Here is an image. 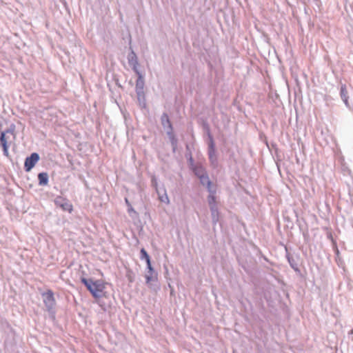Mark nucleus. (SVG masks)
<instances>
[{
	"label": "nucleus",
	"mask_w": 353,
	"mask_h": 353,
	"mask_svg": "<svg viewBox=\"0 0 353 353\" xmlns=\"http://www.w3.org/2000/svg\"><path fill=\"white\" fill-rule=\"evenodd\" d=\"M340 94L343 102L346 105H348V92L345 85H343L341 87Z\"/></svg>",
	"instance_id": "0eeeda50"
},
{
	"label": "nucleus",
	"mask_w": 353,
	"mask_h": 353,
	"mask_svg": "<svg viewBox=\"0 0 353 353\" xmlns=\"http://www.w3.org/2000/svg\"><path fill=\"white\" fill-rule=\"evenodd\" d=\"M145 277L146 283H148V284L150 283V282H152V281L157 280V274L155 273L154 270H148V273L145 274Z\"/></svg>",
	"instance_id": "6e6552de"
},
{
	"label": "nucleus",
	"mask_w": 353,
	"mask_h": 353,
	"mask_svg": "<svg viewBox=\"0 0 353 353\" xmlns=\"http://www.w3.org/2000/svg\"><path fill=\"white\" fill-rule=\"evenodd\" d=\"M10 136H6L3 132H0V146L6 145L10 141Z\"/></svg>",
	"instance_id": "9d476101"
},
{
	"label": "nucleus",
	"mask_w": 353,
	"mask_h": 353,
	"mask_svg": "<svg viewBox=\"0 0 353 353\" xmlns=\"http://www.w3.org/2000/svg\"><path fill=\"white\" fill-rule=\"evenodd\" d=\"M135 71H136L137 74L138 75V79L137 81V85H137V87L140 86L141 88H142L143 85V77H142L141 73L137 70H135Z\"/></svg>",
	"instance_id": "ddd939ff"
},
{
	"label": "nucleus",
	"mask_w": 353,
	"mask_h": 353,
	"mask_svg": "<svg viewBox=\"0 0 353 353\" xmlns=\"http://www.w3.org/2000/svg\"><path fill=\"white\" fill-rule=\"evenodd\" d=\"M145 262L147 263V268H148V270H154L152 266L151 262H150V258H149L148 259H146Z\"/></svg>",
	"instance_id": "f3484780"
},
{
	"label": "nucleus",
	"mask_w": 353,
	"mask_h": 353,
	"mask_svg": "<svg viewBox=\"0 0 353 353\" xmlns=\"http://www.w3.org/2000/svg\"><path fill=\"white\" fill-rule=\"evenodd\" d=\"M157 193L159 195V199L161 202L166 203V204L169 203V202H170L169 198L165 191L161 193V191L157 190Z\"/></svg>",
	"instance_id": "9b49d317"
},
{
	"label": "nucleus",
	"mask_w": 353,
	"mask_h": 353,
	"mask_svg": "<svg viewBox=\"0 0 353 353\" xmlns=\"http://www.w3.org/2000/svg\"><path fill=\"white\" fill-rule=\"evenodd\" d=\"M14 130H15V126H14V125L12 124L5 131H2V132L3 133H5L6 136H10V137H12V138H14Z\"/></svg>",
	"instance_id": "f8f14e48"
},
{
	"label": "nucleus",
	"mask_w": 353,
	"mask_h": 353,
	"mask_svg": "<svg viewBox=\"0 0 353 353\" xmlns=\"http://www.w3.org/2000/svg\"><path fill=\"white\" fill-rule=\"evenodd\" d=\"M161 120L162 125L164 127H165L167 125L169 128V129L170 130V132H171L172 130V124H171L170 121L169 119L168 115L167 114H163L161 116Z\"/></svg>",
	"instance_id": "1a4fd4ad"
},
{
	"label": "nucleus",
	"mask_w": 353,
	"mask_h": 353,
	"mask_svg": "<svg viewBox=\"0 0 353 353\" xmlns=\"http://www.w3.org/2000/svg\"><path fill=\"white\" fill-rule=\"evenodd\" d=\"M125 203H126V204H127V205H128V206L131 205H130V202L128 201V199H125Z\"/></svg>",
	"instance_id": "aec40b11"
},
{
	"label": "nucleus",
	"mask_w": 353,
	"mask_h": 353,
	"mask_svg": "<svg viewBox=\"0 0 353 353\" xmlns=\"http://www.w3.org/2000/svg\"><path fill=\"white\" fill-rule=\"evenodd\" d=\"M195 174L200 179L201 183L203 185H207L209 192H211V182L207 176L204 168L202 166H196L194 168Z\"/></svg>",
	"instance_id": "f03ea898"
},
{
	"label": "nucleus",
	"mask_w": 353,
	"mask_h": 353,
	"mask_svg": "<svg viewBox=\"0 0 353 353\" xmlns=\"http://www.w3.org/2000/svg\"><path fill=\"white\" fill-rule=\"evenodd\" d=\"M128 212H134V213H136V212L134 211V210L133 209L132 205H130V206H128Z\"/></svg>",
	"instance_id": "6ab92c4d"
},
{
	"label": "nucleus",
	"mask_w": 353,
	"mask_h": 353,
	"mask_svg": "<svg viewBox=\"0 0 353 353\" xmlns=\"http://www.w3.org/2000/svg\"><path fill=\"white\" fill-rule=\"evenodd\" d=\"M56 305L55 299L52 291L48 290L46 292V306L48 311L52 310Z\"/></svg>",
	"instance_id": "423d86ee"
},
{
	"label": "nucleus",
	"mask_w": 353,
	"mask_h": 353,
	"mask_svg": "<svg viewBox=\"0 0 353 353\" xmlns=\"http://www.w3.org/2000/svg\"><path fill=\"white\" fill-rule=\"evenodd\" d=\"M140 252H141V259L146 260V259H148L149 258H150L144 248H142Z\"/></svg>",
	"instance_id": "4468645a"
},
{
	"label": "nucleus",
	"mask_w": 353,
	"mask_h": 353,
	"mask_svg": "<svg viewBox=\"0 0 353 353\" xmlns=\"http://www.w3.org/2000/svg\"><path fill=\"white\" fill-rule=\"evenodd\" d=\"M41 296H44V292H42V293H41Z\"/></svg>",
	"instance_id": "412c9836"
},
{
	"label": "nucleus",
	"mask_w": 353,
	"mask_h": 353,
	"mask_svg": "<svg viewBox=\"0 0 353 353\" xmlns=\"http://www.w3.org/2000/svg\"><path fill=\"white\" fill-rule=\"evenodd\" d=\"M81 281L96 300L102 297H108V294L105 291L107 283L101 279L94 281L92 279H87L84 277L81 278Z\"/></svg>",
	"instance_id": "f257e3e1"
},
{
	"label": "nucleus",
	"mask_w": 353,
	"mask_h": 353,
	"mask_svg": "<svg viewBox=\"0 0 353 353\" xmlns=\"http://www.w3.org/2000/svg\"><path fill=\"white\" fill-rule=\"evenodd\" d=\"M2 148H3V154L6 156V157H8L9 156V153H8V147L9 145H3L1 146Z\"/></svg>",
	"instance_id": "dca6fc26"
},
{
	"label": "nucleus",
	"mask_w": 353,
	"mask_h": 353,
	"mask_svg": "<svg viewBox=\"0 0 353 353\" xmlns=\"http://www.w3.org/2000/svg\"><path fill=\"white\" fill-rule=\"evenodd\" d=\"M214 146H213V143H212L210 151V159H212L213 156H214Z\"/></svg>",
	"instance_id": "a211bd4d"
},
{
	"label": "nucleus",
	"mask_w": 353,
	"mask_h": 353,
	"mask_svg": "<svg viewBox=\"0 0 353 353\" xmlns=\"http://www.w3.org/2000/svg\"><path fill=\"white\" fill-rule=\"evenodd\" d=\"M47 178L46 177V179H45V181H46V184L47 183Z\"/></svg>",
	"instance_id": "4be33fe9"
},
{
	"label": "nucleus",
	"mask_w": 353,
	"mask_h": 353,
	"mask_svg": "<svg viewBox=\"0 0 353 353\" xmlns=\"http://www.w3.org/2000/svg\"><path fill=\"white\" fill-rule=\"evenodd\" d=\"M39 155L37 152H33L29 157H27L24 162V170L30 172L39 161Z\"/></svg>",
	"instance_id": "20e7f679"
},
{
	"label": "nucleus",
	"mask_w": 353,
	"mask_h": 353,
	"mask_svg": "<svg viewBox=\"0 0 353 353\" xmlns=\"http://www.w3.org/2000/svg\"><path fill=\"white\" fill-rule=\"evenodd\" d=\"M210 194L208 196V202L210 205L212 214L213 216H217V202L215 196L216 190L211 188V192H209Z\"/></svg>",
	"instance_id": "39448f33"
},
{
	"label": "nucleus",
	"mask_w": 353,
	"mask_h": 353,
	"mask_svg": "<svg viewBox=\"0 0 353 353\" xmlns=\"http://www.w3.org/2000/svg\"><path fill=\"white\" fill-rule=\"evenodd\" d=\"M57 207L61 208L63 211L72 213L73 211L72 203L66 198L58 196L54 200Z\"/></svg>",
	"instance_id": "7ed1b4c3"
},
{
	"label": "nucleus",
	"mask_w": 353,
	"mask_h": 353,
	"mask_svg": "<svg viewBox=\"0 0 353 353\" xmlns=\"http://www.w3.org/2000/svg\"><path fill=\"white\" fill-rule=\"evenodd\" d=\"M38 179L39 184L44 185V172L39 173Z\"/></svg>",
	"instance_id": "2eb2a0df"
}]
</instances>
